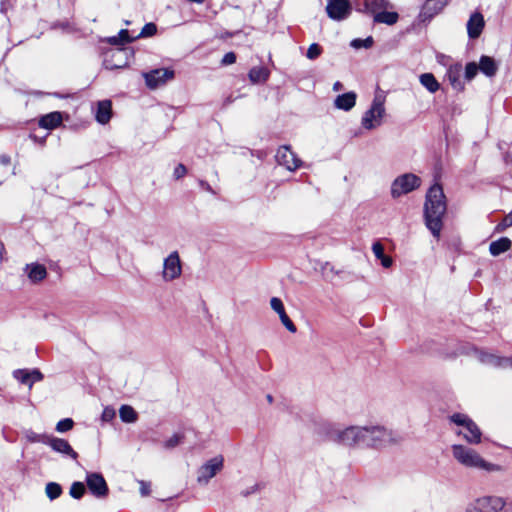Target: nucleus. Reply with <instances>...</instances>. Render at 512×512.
Returning <instances> with one entry per match:
<instances>
[{
    "instance_id": "obj_11",
    "label": "nucleus",
    "mask_w": 512,
    "mask_h": 512,
    "mask_svg": "<svg viewBox=\"0 0 512 512\" xmlns=\"http://www.w3.org/2000/svg\"><path fill=\"white\" fill-rule=\"evenodd\" d=\"M326 12L330 19L342 21L350 16L352 6L349 0H327Z\"/></svg>"
},
{
    "instance_id": "obj_50",
    "label": "nucleus",
    "mask_w": 512,
    "mask_h": 512,
    "mask_svg": "<svg viewBox=\"0 0 512 512\" xmlns=\"http://www.w3.org/2000/svg\"><path fill=\"white\" fill-rule=\"evenodd\" d=\"M174 78V71L170 68H162V83Z\"/></svg>"
},
{
    "instance_id": "obj_57",
    "label": "nucleus",
    "mask_w": 512,
    "mask_h": 512,
    "mask_svg": "<svg viewBox=\"0 0 512 512\" xmlns=\"http://www.w3.org/2000/svg\"><path fill=\"white\" fill-rule=\"evenodd\" d=\"M266 399H267V401H268L269 403H272V402H273V396H272L271 394H268V395L266 396Z\"/></svg>"
},
{
    "instance_id": "obj_19",
    "label": "nucleus",
    "mask_w": 512,
    "mask_h": 512,
    "mask_svg": "<svg viewBox=\"0 0 512 512\" xmlns=\"http://www.w3.org/2000/svg\"><path fill=\"white\" fill-rule=\"evenodd\" d=\"M485 26L484 17L480 12H474L471 14L467 22V33L470 39H477Z\"/></svg>"
},
{
    "instance_id": "obj_41",
    "label": "nucleus",
    "mask_w": 512,
    "mask_h": 512,
    "mask_svg": "<svg viewBox=\"0 0 512 512\" xmlns=\"http://www.w3.org/2000/svg\"><path fill=\"white\" fill-rule=\"evenodd\" d=\"M74 426V421L71 418H64L56 424V431L59 433H65L71 430Z\"/></svg>"
},
{
    "instance_id": "obj_52",
    "label": "nucleus",
    "mask_w": 512,
    "mask_h": 512,
    "mask_svg": "<svg viewBox=\"0 0 512 512\" xmlns=\"http://www.w3.org/2000/svg\"><path fill=\"white\" fill-rule=\"evenodd\" d=\"M140 493L142 496H148L150 494V484L141 481L140 482Z\"/></svg>"
},
{
    "instance_id": "obj_25",
    "label": "nucleus",
    "mask_w": 512,
    "mask_h": 512,
    "mask_svg": "<svg viewBox=\"0 0 512 512\" xmlns=\"http://www.w3.org/2000/svg\"><path fill=\"white\" fill-rule=\"evenodd\" d=\"M248 76L254 84L264 83L268 80L270 71L264 66H255L250 69Z\"/></svg>"
},
{
    "instance_id": "obj_48",
    "label": "nucleus",
    "mask_w": 512,
    "mask_h": 512,
    "mask_svg": "<svg viewBox=\"0 0 512 512\" xmlns=\"http://www.w3.org/2000/svg\"><path fill=\"white\" fill-rule=\"evenodd\" d=\"M186 173H187L186 167L183 164H178L174 169L173 175H174L175 179H180V178L184 177Z\"/></svg>"
},
{
    "instance_id": "obj_35",
    "label": "nucleus",
    "mask_w": 512,
    "mask_h": 512,
    "mask_svg": "<svg viewBox=\"0 0 512 512\" xmlns=\"http://www.w3.org/2000/svg\"><path fill=\"white\" fill-rule=\"evenodd\" d=\"M45 493L49 500L53 501L62 495L63 489L59 483L48 482L45 486Z\"/></svg>"
},
{
    "instance_id": "obj_39",
    "label": "nucleus",
    "mask_w": 512,
    "mask_h": 512,
    "mask_svg": "<svg viewBox=\"0 0 512 512\" xmlns=\"http://www.w3.org/2000/svg\"><path fill=\"white\" fill-rule=\"evenodd\" d=\"M157 33V25L155 23H147L144 25V27L141 29L140 33L136 34V37L138 38H146L153 36Z\"/></svg>"
},
{
    "instance_id": "obj_27",
    "label": "nucleus",
    "mask_w": 512,
    "mask_h": 512,
    "mask_svg": "<svg viewBox=\"0 0 512 512\" xmlns=\"http://www.w3.org/2000/svg\"><path fill=\"white\" fill-rule=\"evenodd\" d=\"M512 242L507 237H502L496 241L490 243L489 251L493 256H499L500 254L508 251L511 248Z\"/></svg>"
},
{
    "instance_id": "obj_43",
    "label": "nucleus",
    "mask_w": 512,
    "mask_h": 512,
    "mask_svg": "<svg viewBox=\"0 0 512 512\" xmlns=\"http://www.w3.org/2000/svg\"><path fill=\"white\" fill-rule=\"evenodd\" d=\"M479 65H477L475 62H469L467 63L465 67V78L467 80H472L478 73Z\"/></svg>"
},
{
    "instance_id": "obj_5",
    "label": "nucleus",
    "mask_w": 512,
    "mask_h": 512,
    "mask_svg": "<svg viewBox=\"0 0 512 512\" xmlns=\"http://www.w3.org/2000/svg\"><path fill=\"white\" fill-rule=\"evenodd\" d=\"M450 421L458 426L463 427V430L459 431L458 434H462L467 442L471 444L480 443L482 436L481 430L477 424L467 415L462 413H455L450 416Z\"/></svg>"
},
{
    "instance_id": "obj_40",
    "label": "nucleus",
    "mask_w": 512,
    "mask_h": 512,
    "mask_svg": "<svg viewBox=\"0 0 512 512\" xmlns=\"http://www.w3.org/2000/svg\"><path fill=\"white\" fill-rule=\"evenodd\" d=\"M323 52V48L318 43H312L306 52V57L309 60H316Z\"/></svg>"
},
{
    "instance_id": "obj_1",
    "label": "nucleus",
    "mask_w": 512,
    "mask_h": 512,
    "mask_svg": "<svg viewBox=\"0 0 512 512\" xmlns=\"http://www.w3.org/2000/svg\"><path fill=\"white\" fill-rule=\"evenodd\" d=\"M447 211L446 197L443 188L434 184L426 193L424 203V220L428 230L435 238L440 237L443 228V218Z\"/></svg>"
},
{
    "instance_id": "obj_56",
    "label": "nucleus",
    "mask_w": 512,
    "mask_h": 512,
    "mask_svg": "<svg viewBox=\"0 0 512 512\" xmlns=\"http://www.w3.org/2000/svg\"><path fill=\"white\" fill-rule=\"evenodd\" d=\"M342 88H343V85H342V83H341V82H339V81L335 82V83H334V85H333V90H334V91H339V90H341Z\"/></svg>"
},
{
    "instance_id": "obj_14",
    "label": "nucleus",
    "mask_w": 512,
    "mask_h": 512,
    "mask_svg": "<svg viewBox=\"0 0 512 512\" xmlns=\"http://www.w3.org/2000/svg\"><path fill=\"white\" fill-rule=\"evenodd\" d=\"M476 358L483 364L496 368L512 367V357H501L487 351L474 349Z\"/></svg>"
},
{
    "instance_id": "obj_6",
    "label": "nucleus",
    "mask_w": 512,
    "mask_h": 512,
    "mask_svg": "<svg viewBox=\"0 0 512 512\" xmlns=\"http://www.w3.org/2000/svg\"><path fill=\"white\" fill-rule=\"evenodd\" d=\"M421 185V179L413 173H405L394 179L391 184V196L397 199L402 195L408 194Z\"/></svg>"
},
{
    "instance_id": "obj_53",
    "label": "nucleus",
    "mask_w": 512,
    "mask_h": 512,
    "mask_svg": "<svg viewBox=\"0 0 512 512\" xmlns=\"http://www.w3.org/2000/svg\"><path fill=\"white\" fill-rule=\"evenodd\" d=\"M465 512H481L480 508L477 506L476 502H472L467 505Z\"/></svg>"
},
{
    "instance_id": "obj_18",
    "label": "nucleus",
    "mask_w": 512,
    "mask_h": 512,
    "mask_svg": "<svg viewBox=\"0 0 512 512\" xmlns=\"http://www.w3.org/2000/svg\"><path fill=\"white\" fill-rule=\"evenodd\" d=\"M270 306L279 315V318L286 329L291 333H295L297 328L286 314L282 300L278 297H272L270 300Z\"/></svg>"
},
{
    "instance_id": "obj_16",
    "label": "nucleus",
    "mask_w": 512,
    "mask_h": 512,
    "mask_svg": "<svg viewBox=\"0 0 512 512\" xmlns=\"http://www.w3.org/2000/svg\"><path fill=\"white\" fill-rule=\"evenodd\" d=\"M47 445L51 447L53 451L68 456L74 460L78 457V453L74 451L69 442L65 439L50 435Z\"/></svg>"
},
{
    "instance_id": "obj_10",
    "label": "nucleus",
    "mask_w": 512,
    "mask_h": 512,
    "mask_svg": "<svg viewBox=\"0 0 512 512\" xmlns=\"http://www.w3.org/2000/svg\"><path fill=\"white\" fill-rule=\"evenodd\" d=\"M481 512H512V502H506L498 496H484L475 500Z\"/></svg>"
},
{
    "instance_id": "obj_58",
    "label": "nucleus",
    "mask_w": 512,
    "mask_h": 512,
    "mask_svg": "<svg viewBox=\"0 0 512 512\" xmlns=\"http://www.w3.org/2000/svg\"><path fill=\"white\" fill-rule=\"evenodd\" d=\"M189 2H193V3H197V4H202L204 3L205 0H188Z\"/></svg>"
},
{
    "instance_id": "obj_9",
    "label": "nucleus",
    "mask_w": 512,
    "mask_h": 512,
    "mask_svg": "<svg viewBox=\"0 0 512 512\" xmlns=\"http://www.w3.org/2000/svg\"><path fill=\"white\" fill-rule=\"evenodd\" d=\"M182 274V261L177 251L172 252L162 263V279L173 281Z\"/></svg>"
},
{
    "instance_id": "obj_23",
    "label": "nucleus",
    "mask_w": 512,
    "mask_h": 512,
    "mask_svg": "<svg viewBox=\"0 0 512 512\" xmlns=\"http://www.w3.org/2000/svg\"><path fill=\"white\" fill-rule=\"evenodd\" d=\"M112 116V103L110 100L98 102L95 118L100 124H107Z\"/></svg>"
},
{
    "instance_id": "obj_31",
    "label": "nucleus",
    "mask_w": 512,
    "mask_h": 512,
    "mask_svg": "<svg viewBox=\"0 0 512 512\" xmlns=\"http://www.w3.org/2000/svg\"><path fill=\"white\" fill-rule=\"evenodd\" d=\"M420 83L430 92L435 93L439 90L440 84L432 73H424L420 75Z\"/></svg>"
},
{
    "instance_id": "obj_33",
    "label": "nucleus",
    "mask_w": 512,
    "mask_h": 512,
    "mask_svg": "<svg viewBox=\"0 0 512 512\" xmlns=\"http://www.w3.org/2000/svg\"><path fill=\"white\" fill-rule=\"evenodd\" d=\"M159 73V69H154L152 71L142 73V76L145 79V84L149 89L154 90L160 85Z\"/></svg>"
},
{
    "instance_id": "obj_24",
    "label": "nucleus",
    "mask_w": 512,
    "mask_h": 512,
    "mask_svg": "<svg viewBox=\"0 0 512 512\" xmlns=\"http://www.w3.org/2000/svg\"><path fill=\"white\" fill-rule=\"evenodd\" d=\"M62 114L58 111L50 112L43 115L39 120V126L44 129L52 130L62 123Z\"/></svg>"
},
{
    "instance_id": "obj_17",
    "label": "nucleus",
    "mask_w": 512,
    "mask_h": 512,
    "mask_svg": "<svg viewBox=\"0 0 512 512\" xmlns=\"http://www.w3.org/2000/svg\"><path fill=\"white\" fill-rule=\"evenodd\" d=\"M355 5L359 12L374 16L380 10L387 9L389 2L387 0H356Z\"/></svg>"
},
{
    "instance_id": "obj_28",
    "label": "nucleus",
    "mask_w": 512,
    "mask_h": 512,
    "mask_svg": "<svg viewBox=\"0 0 512 512\" xmlns=\"http://www.w3.org/2000/svg\"><path fill=\"white\" fill-rule=\"evenodd\" d=\"M138 39L134 32H131L127 29H122L118 33V36H113L109 38V43L113 45H123L126 43H131L132 41Z\"/></svg>"
},
{
    "instance_id": "obj_36",
    "label": "nucleus",
    "mask_w": 512,
    "mask_h": 512,
    "mask_svg": "<svg viewBox=\"0 0 512 512\" xmlns=\"http://www.w3.org/2000/svg\"><path fill=\"white\" fill-rule=\"evenodd\" d=\"M85 491V485L82 482L76 481L72 483L69 494L72 498L79 500L83 497Z\"/></svg>"
},
{
    "instance_id": "obj_38",
    "label": "nucleus",
    "mask_w": 512,
    "mask_h": 512,
    "mask_svg": "<svg viewBox=\"0 0 512 512\" xmlns=\"http://www.w3.org/2000/svg\"><path fill=\"white\" fill-rule=\"evenodd\" d=\"M13 377L20 383L28 385L30 387V370L28 369H17L13 372Z\"/></svg>"
},
{
    "instance_id": "obj_21",
    "label": "nucleus",
    "mask_w": 512,
    "mask_h": 512,
    "mask_svg": "<svg viewBox=\"0 0 512 512\" xmlns=\"http://www.w3.org/2000/svg\"><path fill=\"white\" fill-rule=\"evenodd\" d=\"M25 272L30 281L33 283L41 282L47 276V270L45 266L39 263L27 264L25 267Z\"/></svg>"
},
{
    "instance_id": "obj_30",
    "label": "nucleus",
    "mask_w": 512,
    "mask_h": 512,
    "mask_svg": "<svg viewBox=\"0 0 512 512\" xmlns=\"http://www.w3.org/2000/svg\"><path fill=\"white\" fill-rule=\"evenodd\" d=\"M372 251L375 255V257L381 261V265L384 267V268H389L391 267L393 261H392V258L385 255L384 253V247L383 245L377 241L375 243H373L372 245Z\"/></svg>"
},
{
    "instance_id": "obj_20",
    "label": "nucleus",
    "mask_w": 512,
    "mask_h": 512,
    "mask_svg": "<svg viewBox=\"0 0 512 512\" xmlns=\"http://www.w3.org/2000/svg\"><path fill=\"white\" fill-rule=\"evenodd\" d=\"M357 94L353 91L338 95L334 100V106L343 111H350L356 104Z\"/></svg>"
},
{
    "instance_id": "obj_7",
    "label": "nucleus",
    "mask_w": 512,
    "mask_h": 512,
    "mask_svg": "<svg viewBox=\"0 0 512 512\" xmlns=\"http://www.w3.org/2000/svg\"><path fill=\"white\" fill-rule=\"evenodd\" d=\"M385 114L384 101L381 97L376 96L370 108L364 113L361 119V125L366 130H372L381 124V120Z\"/></svg>"
},
{
    "instance_id": "obj_45",
    "label": "nucleus",
    "mask_w": 512,
    "mask_h": 512,
    "mask_svg": "<svg viewBox=\"0 0 512 512\" xmlns=\"http://www.w3.org/2000/svg\"><path fill=\"white\" fill-rule=\"evenodd\" d=\"M115 417V410L111 407H105L103 412H102V415H101V418L104 422H109L111 420H113Z\"/></svg>"
},
{
    "instance_id": "obj_32",
    "label": "nucleus",
    "mask_w": 512,
    "mask_h": 512,
    "mask_svg": "<svg viewBox=\"0 0 512 512\" xmlns=\"http://www.w3.org/2000/svg\"><path fill=\"white\" fill-rule=\"evenodd\" d=\"M185 433L184 431H177L172 436L168 437L163 443L162 447L167 450H173L184 442Z\"/></svg>"
},
{
    "instance_id": "obj_12",
    "label": "nucleus",
    "mask_w": 512,
    "mask_h": 512,
    "mask_svg": "<svg viewBox=\"0 0 512 512\" xmlns=\"http://www.w3.org/2000/svg\"><path fill=\"white\" fill-rule=\"evenodd\" d=\"M86 484L90 493L96 498H104L109 493V488L103 475L97 472L87 473Z\"/></svg>"
},
{
    "instance_id": "obj_47",
    "label": "nucleus",
    "mask_w": 512,
    "mask_h": 512,
    "mask_svg": "<svg viewBox=\"0 0 512 512\" xmlns=\"http://www.w3.org/2000/svg\"><path fill=\"white\" fill-rule=\"evenodd\" d=\"M235 62H236V54L234 52L226 53L221 60L222 65H231Z\"/></svg>"
},
{
    "instance_id": "obj_51",
    "label": "nucleus",
    "mask_w": 512,
    "mask_h": 512,
    "mask_svg": "<svg viewBox=\"0 0 512 512\" xmlns=\"http://www.w3.org/2000/svg\"><path fill=\"white\" fill-rule=\"evenodd\" d=\"M259 490H260V484H258V483H257V484H254L253 486H251V487H249V488H247V489L243 490V491L241 492V495H242L243 497H248L249 495H251V494H254V493L258 492Z\"/></svg>"
},
{
    "instance_id": "obj_49",
    "label": "nucleus",
    "mask_w": 512,
    "mask_h": 512,
    "mask_svg": "<svg viewBox=\"0 0 512 512\" xmlns=\"http://www.w3.org/2000/svg\"><path fill=\"white\" fill-rule=\"evenodd\" d=\"M166 12H168V13H174V14H176V16H177V18H176L175 20H171V21H168V20H167V25H168V26L173 27V26H176V25H178V24L180 23L181 17H180V15L178 14V12H177L176 10H174V9H172L171 7H169V6H168V7L166 8Z\"/></svg>"
},
{
    "instance_id": "obj_54",
    "label": "nucleus",
    "mask_w": 512,
    "mask_h": 512,
    "mask_svg": "<svg viewBox=\"0 0 512 512\" xmlns=\"http://www.w3.org/2000/svg\"><path fill=\"white\" fill-rule=\"evenodd\" d=\"M199 184L200 186L207 192H210L212 194H214L215 192L213 191L212 187L210 186V184L204 180H200L199 181Z\"/></svg>"
},
{
    "instance_id": "obj_13",
    "label": "nucleus",
    "mask_w": 512,
    "mask_h": 512,
    "mask_svg": "<svg viewBox=\"0 0 512 512\" xmlns=\"http://www.w3.org/2000/svg\"><path fill=\"white\" fill-rule=\"evenodd\" d=\"M275 158L279 165L284 166L289 171H295L302 164V161L291 150L289 145L279 147Z\"/></svg>"
},
{
    "instance_id": "obj_34",
    "label": "nucleus",
    "mask_w": 512,
    "mask_h": 512,
    "mask_svg": "<svg viewBox=\"0 0 512 512\" xmlns=\"http://www.w3.org/2000/svg\"><path fill=\"white\" fill-rule=\"evenodd\" d=\"M120 419L125 423H134L137 420V412L132 406L122 405L119 409Z\"/></svg>"
},
{
    "instance_id": "obj_2",
    "label": "nucleus",
    "mask_w": 512,
    "mask_h": 512,
    "mask_svg": "<svg viewBox=\"0 0 512 512\" xmlns=\"http://www.w3.org/2000/svg\"><path fill=\"white\" fill-rule=\"evenodd\" d=\"M326 440L346 447H366V426H348L341 428L334 424L323 427Z\"/></svg>"
},
{
    "instance_id": "obj_44",
    "label": "nucleus",
    "mask_w": 512,
    "mask_h": 512,
    "mask_svg": "<svg viewBox=\"0 0 512 512\" xmlns=\"http://www.w3.org/2000/svg\"><path fill=\"white\" fill-rule=\"evenodd\" d=\"M512 226V211L504 217L501 223L496 226L498 232L504 231L506 228Z\"/></svg>"
},
{
    "instance_id": "obj_29",
    "label": "nucleus",
    "mask_w": 512,
    "mask_h": 512,
    "mask_svg": "<svg viewBox=\"0 0 512 512\" xmlns=\"http://www.w3.org/2000/svg\"><path fill=\"white\" fill-rule=\"evenodd\" d=\"M399 19V15L397 12H389L384 10H380L374 15V22L376 23H384L387 25L395 24Z\"/></svg>"
},
{
    "instance_id": "obj_22",
    "label": "nucleus",
    "mask_w": 512,
    "mask_h": 512,
    "mask_svg": "<svg viewBox=\"0 0 512 512\" xmlns=\"http://www.w3.org/2000/svg\"><path fill=\"white\" fill-rule=\"evenodd\" d=\"M448 3V0H426L421 15L427 19L438 14Z\"/></svg>"
},
{
    "instance_id": "obj_26",
    "label": "nucleus",
    "mask_w": 512,
    "mask_h": 512,
    "mask_svg": "<svg viewBox=\"0 0 512 512\" xmlns=\"http://www.w3.org/2000/svg\"><path fill=\"white\" fill-rule=\"evenodd\" d=\"M479 69L487 77H493L496 74L498 68L495 60L492 57L483 55L480 57Z\"/></svg>"
},
{
    "instance_id": "obj_3",
    "label": "nucleus",
    "mask_w": 512,
    "mask_h": 512,
    "mask_svg": "<svg viewBox=\"0 0 512 512\" xmlns=\"http://www.w3.org/2000/svg\"><path fill=\"white\" fill-rule=\"evenodd\" d=\"M366 428L367 448L381 449L403 441V436L400 433L387 429L384 426L370 425L366 426Z\"/></svg>"
},
{
    "instance_id": "obj_55",
    "label": "nucleus",
    "mask_w": 512,
    "mask_h": 512,
    "mask_svg": "<svg viewBox=\"0 0 512 512\" xmlns=\"http://www.w3.org/2000/svg\"><path fill=\"white\" fill-rule=\"evenodd\" d=\"M0 163L4 166H7L11 163V157L7 154L0 155Z\"/></svg>"
},
{
    "instance_id": "obj_46",
    "label": "nucleus",
    "mask_w": 512,
    "mask_h": 512,
    "mask_svg": "<svg viewBox=\"0 0 512 512\" xmlns=\"http://www.w3.org/2000/svg\"><path fill=\"white\" fill-rule=\"evenodd\" d=\"M43 374L38 369L30 370V388L33 386L35 382H39L43 379Z\"/></svg>"
},
{
    "instance_id": "obj_59",
    "label": "nucleus",
    "mask_w": 512,
    "mask_h": 512,
    "mask_svg": "<svg viewBox=\"0 0 512 512\" xmlns=\"http://www.w3.org/2000/svg\"><path fill=\"white\" fill-rule=\"evenodd\" d=\"M509 502H512V500H510ZM510 509H511V511H512V505H511V508H510Z\"/></svg>"
},
{
    "instance_id": "obj_15",
    "label": "nucleus",
    "mask_w": 512,
    "mask_h": 512,
    "mask_svg": "<svg viewBox=\"0 0 512 512\" xmlns=\"http://www.w3.org/2000/svg\"><path fill=\"white\" fill-rule=\"evenodd\" d=\"M124 49H114L106 53L103 65L108 70L123 68L128 65Z\"/></svg>"
},
{
    "instance_id": "obj_4",
    "label": "nucleus",
    "mask_w": 512,
    "mask_h": 512,
    "mask_svg": "<svg viewBox=\"0 0 512 512\" xmlns=\"http://www.w3.org/2000/svg\"><path fill=\"white\" fill-rule=\"evenodd\" d=\"M452 452L454 458L466 467L478 468L486 471L499 470L498 465L486 462L475 450L466 446L453 445Z\"/></svg>"
},
{
    "instance_id": "obj_42",
    "label": "nucleus",
    "mask_w": 512,
    "mask_h": 512,
    "mask_svg": "<svg viewBox=\"0 0 512 512\" xmlns=\"http://www.w3.org/2000/svg\"><path fill=\"white\" fill-rule=\"evenodd\" d=\"M373 45V38L367 37L366 39H354L351 41V46L359 49V48H370Z\"/></svg>"
},
{
    "instance_id": "obj_8",
    "label": "nucleus",
    "mask_w": 512,
    "mask_h": 512,
    "mask_svg": "<svg viewBox=\"0 0 512 512\" xmlns=\"http://www.w3.org/2000/svg\"><path fill=\"white\" fill-rule=\"evenodd\" d=\"M224 458L218 455L206 461L197 470V482L200 485H207L209 481L223 469Z\"/></svg>"
},
{
    "instance_id": "obj_37",
    "label": "nucleus",
    "mask_w": 512,
    "mask_h": 512,
    "mask_svg": "<svg viewBox=\"0 0 512 512\" xmlns=\"http://www.w3.org/2000/svg\"><path fill=\"white\" fill-rule=\"evenodd\" d=\"M26 439L31 443H43L47 445L48 439L50 435L47 434H38L31 430L26 432Z\"/></svg>"
}]
</instances>
